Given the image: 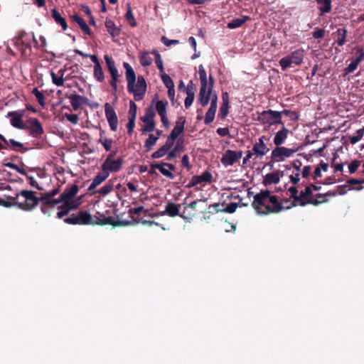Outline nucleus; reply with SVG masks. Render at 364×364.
<instances>
[{
	"instance_id": "5701e85b",
	"label": "nucleus",
	"mask_w": 364,
	"mask_h": 364,
	"mask_svg": "<svg viewBox=\"0 0 364 364\" xmlns=\"http://www.w3.org/2000/svg\"><path fill=\"white\" fill-rule=\"evenodd\" d=\"M186 123V118L184 117H178L176 124L172 129L170 135L177 138L179 134L183 132L184 131V124Z\"/></svg>"
},
{
	"instance_id": "2eb2a0df",
	"label": "nucleus",
	"mask_w": 364,
	"mask_h": 364,
	"mask_svg": "<svg viewBox=\"0 0 364 364\" xmlns=\"http://www.w3.org/2000/svg\"><path fill=\"white\" fill-rule=\"evenodd\" d=\"M297 149H289L284 146H277L272 151V159L277 161H283L286 157L291 156Z\"/></svg>"
},
{
	"instance_id": "a878e982",
	"label": "nucleus",
	"mask_w": 364,
	"mask_h": 364,
	"mask_svg": "<svg viewBox=\"0 0 364 364\" xmlns=\"http://www.w3.org/2000/svg\"><path fill=\"white\" fill-rule=\"evenodd\" d=\"M180 204H176L174 203H168L165 211H164L161 215L167 214L170 217H176L179 215V208Z\"/></svg>"
},
{
	"instance_id": "6e6552de",
	"label": "nucleus",
	"mask_w": 364,
	"mask_h": 364,
	"mask_svg": "<svg viewBox=\"0 0 364 364\" xmlns=\"http://www.w3.org/2000/svg\"><path fill=\"white\" fill-rule=\"evenodd\" d=\"M282 112H281L274 111L272 109L265 110L259 114L258 116V120L264 124H283V122H282Z\"/></svg>"
},
{
	"instance_id": "20e7f679",
	"label": "nucleus",
	"mask_w": 364,
	"mask_h": 364,
	"mask_svg": "<svg viewBox=\"0 0 364 364\" xmlns=\"http://www.w3.org/2000/svg\"><path fill=\"white\" fill-rule=\"evenodd\" d=\"M123 66L126 70L125 76L128 91H146V82L144 77L139 75L136 81L135 72L132 66L126 62L123 63Z\"/></svg>"
},
{
	"instance_id": "dca6fc26",
	"label": "nucleus",
	"mask_w": 364,
	"mask_h": 364,
	"mask_svg": "<svg viewBox=\"0 0 364 364\" xmlns=\"http://www.w3.org/2000/svg\"><path fill=\"white\" fill-rule=\"evenodd\" d=\"M105 111L111 130L115 132L117 129L118 118L114 108L107 102L105 105Z\"/></svg>"
},
{
	"instance_id": "9d476101",
	"label": "nucleus",
	"mask_w": 364,
	"mask_h": 364,
	"mask_svg": "<svg viewBox=\"0 0 364 364\" xmlns=\"http://www.w3.org/2000/svg\"><path fill=\"white\" fill-rule=\"evenodd\" d=\"M124 161L122 158L119 157L117 159H105L102 164V171H104L109 174L110 173L118 172L121 170Z\"/></svg>"
},
{
	"instance_id": "a211bd4d",
	"label": "nucleus",
	"mask_w": 364,
	"mask_h": 364,
	"mask_svg": "<svg viewBox=\"0 0 364 364\" xmlns=\"http://www.w3.org/2000/svg\"><path fill=\"white\" fill-rule=\"evenodd\" d=\"M264 139L265 137L262 136L252 146V152L256 155L257 158L262 159L269 151V149L264 144Z\"/></svg>"
},
{
	"instance_id": "4c0bfd02",
	"label": "nucleus",
	"mask_w": 364,
	"mask_h": 364,
	"mask_svg": "<svg viewBox=\"0 0 364 364\" xmlns=\"http://www.w3.org/2000/svg\"><path fill=\"white\" fill-rule=\"evenodd\" d=\"M158 140V136H155L153 134L149 135V138L144 142V147L146 151L152 149L153 146L156 144Z\"/></svg>"
},
{
	"instance_id": "7ed1b4c3",
	"label": "nucleus",
	"mask_w": 364,
	"mask_h": 364,
	"mask_svg": "<svg viewBox=\"0 0 364 364\" xmlns=\"http://www.w3.org/2000/svg\"><path fill=\"white\" fill-rule=\"evenodd\" d=\"M78 191V186L76 184H73L70 188H65L63 193L60 194L61 200L63 201L64 204L58 207V218H63L64 216L68 215L71 210L75 209L77 207V205H74L73 203L70 201L76 196Z\"/></svg>"
},
{
	"instance_id": "9b49d317",
	"label": "nucleus",
	"mask_w": 364,
	"mask_h": 364,
	"mask_svg": "<svg viewBox=\"0 0 364 364\" xmlns=\"http://www.w3.org/2000/svg\"><path fill=\"white\" fill-rule=\"evenodd\" d=\"M242 156V151H233L228 149L221 158V162L225 166H232L239 161Z\"/></svg>"
},
{
	"instance_id": "e433bc0d",
	"label": "nucleus",
	"mask_w": 364,
	"mask_h": 364,
	"mask_svg": "<svg viewBox=\"0 0 364 364\" xmlns=\"http://www.w3.org/2000/svg\"><path fill=\"white\" fill-rule=\"evenodd\" d=\"M139 61L142 66H149L151 64L153 59L149 53H142L139 55Z\"/></svg>"
},
{
	"instance_id": "8fccbe9b",
	"label": "nucleus",
	"mask_w": 364,
	"mask_h": 364,
	"mask_svg": "<svg viewBox=\"0 0 364 364\" xmlns=\"http://www.w3.org/2000/svg\"><path fill=\"white\" fill-rule=\"evenodd\" d=\"M136 110L137 107L136 105L134 103V101L131 100L129 102V118L136 119Z\"/></svg>"
},
{
	"instance_id": "f704fd0d",
	"label": "nucleus",
	"mask_w": 364,
	"mask_h": 364,
	"mask_svg": "<svg viewBox=\"0 0 364 364\" xmlns=\"http://www.w3.org/2000/svg\"><path fill=\"white\" fill-rule=\"evenodd\" d=\"M161 78L164 84L168 89V91H174V83L170 76L166 73L160 75Z\"/></svg>"
},
{
	"instance_id": "3c124183",
	"label": "nucleus",
	"mask_w": 364,
	"mask_h": 364,
	"mask_svg": "<svg viewBox=\"0 0 364 364\" xmlns=\"http://www.w3.org/2000/svg\"><path fill=\"white\" fill-rule=\"evenodd\" d=\"M154 116H155L154 109L151 107H149L146 109L145 114H144V117H141V119L154 120Z\"/></svg>"
},
{
	"instance_id": "f8f14e48",
	"label": "nucleus",
	"mask_w": 364,
	"mask_h": 364,
	"mask_svg": "<svg viewBox=\"0 0 364 364\" xmlns=\"http://www.w3.org/2000/svg\"><path fill=\"white\" fill-rule=\"evenodd\" d=\"M97 214L99 215V217L97 215L92 217V225H111L114 227H117L128 224L127 222L115 221L112 217H105L103 214H100L99 212H97Z\"/></svg>"
},
{
	"instance_id": "2f4dec72",
	"label": "nucleus",
	"mask_w": 364,
	"mask_h": 364,
	"mask_svg": "<svg viewBox=\"0 0 364 364\" xmlns=\"http://www.w3.org/2000/svg\"><path fill=\"white\" fill-rule=\"evenodd\" d=\"M105 26L108 33L113 37L117 36L119 34V29L115 26L114 23L111 20L105 21Z\"/></svg>"
},
{
	"instance_id": "f3484780",
	"label": "nucleus",
	"mask_w": 364,
	"mask_h": 364,
	"mask_svg": "<svg viewBox=\"0 0 364 364\" xmlns=\"http://www.w3.org/2000/svg\"><path fill=\"white\" fill-rule=\"evenodd\" d=\"M213 179V176L211 173L208 171H205L201 175L199 176H193L189 183L186 186V188H191L194 187L195 186L202 183L203 182L210 183Z\"/></svg>"
},
{
	"instance_id": "412c9836",
	"label": "nucleus",
	"mask_w": 364,
	"mask_h": 364,
	"mask_svg": "<svg viewBox=\"0 0 364 364\" xmlns=\"http://www.w3.org/2000/svg\"><path fill=\"white\" fill-rule=\"evenodd\" d=\"M217 101L218 97L214 96L213 97L212 102H210V106L205 116L204 123L205 124H209L214 120L217 109Z\"/></svg>"
},
{
	"instance_id": "f257e3e1",
	"label": "nucleus",
	"mask_w": 364,
	"mask_h": 364,
	"mask_svg": "<svg viewBox=\"0 0 364 364\" xmlns=\"http://www.w3.org/2000/svg\"><path fill=\"white\" fill-rule=\"evenodd\" d=\"M252 205L259 215L279 213L285 209L278 196L271 195L269 190H262L256 194Z\"/></svg>"
},
{
	"instance_id": "f03ea898",
	"label": "nucleus",
	"mask_w": 364,
	"mask_h": 364,
	"mask_svg": "<svg viewBox=\"0 0 364 364\" xmlns=\"http://www.w3.org/2000/svg\"><path fill=\"white\" fill-rule=\"evenodd\" d=\"M11 200L18 208L25 211H30L38 205L39 201H41V198H38L36 196V192L33 191L22 190L20 193H16L14 197H12Z\"/></svg>"
},
{
	"instance_id": "6e6d98bb",
	"label": "nucleus",
	"mask_w": 364,
	"mask_h": 364,
	"mask_svg": "<svg viewBox=\"0 0 364 364\" xmlns=\"http://www.w3.org/2000/svg\"><path fill=\"white\" fill-rule=\"evenodd\" d=\"M237 208V203H231L230 204L225 205V207L223 208L222 210L223 212H226L228 213H233L235 212Z\"/></svg>"
},
{
	"instance_id": "cd10ccee",
	"label": "nucleus",
	"mask_w": 364,
	"mask_h": 364,
	"mask_svg": "<svg viewBox=\"0 0 364 364\" xmlns=\"http://www.w3.org/2000/svg\"><path fill=\"white\" fill-rule=\"evenodd\" d=\"M279 173L278 171H275L266 174L263 183L265 186L271 184H277L279 182Z\"/></svg>"
},
{
	"instance_id": "4468645a",
	"label": "nucleus",
	"mask_w": 364,
	"mask_h": 364,
	"mask_svg": "<svg viewBox=\"0 0 364 364\" xmlns=\"http://www.w3.org/2000/svg\"><path fill=\"white\" fill-rule=\"evenodd\" d=\"M198 75L200 80V91H212L213 87V80L211 76L208 78L206 71L203 65L198 66Z\"/></svg>"
},
{
	"instance_id": "bf43d9fd",
	"label": "nucleus",
	"mask_w": 364,
	"mask_h": 364,
	"mask_svg": "<svg viewBox=\"0 0 364 364\" xmlns=\"http://www.w3.org/2000/svg\"><path fill=\"white\" fill-rule=\"evenodd\" d=\"M100 142L103 145L106 151H109L112 148L113 141L111 139L105 138L104 139H100Z\"/></svg>"
},
{
	"instance_id": "473e14b6",
	"label": "nucleus",
	"mask_w": 364,
	"mask_h": 364,
	"mask_svg": "<svg viewBox=\"0 0 364 364\" xmlns=\"http://www.w3.org/2000/svg\"><path fill=\"white\" fill-rule=\"evenodd\" d=\"M322 14L328 13L331 10V0H316Z\"/></svg>"
},
{
	"instance_id": "0e129e2a",
	"label": "nucleus",
	"mask_w": 364,
	"mask_h": 364,
	"mask_svg": "<svg viewBox=\"0 0 364 364\" xmlns=\"http://www.w3.org/2000/svg\"><path fill=\"white\" fill-rule=\"evenodd\" d=\"M28 180V183L29 184L32 186V187H35L39 191H42L43 190V188L41 187L37 181H36V179L34 178V177L33 176H26Z\"/></svg>"
},
{
	"instance_id": "c756f323",
	"label": "nucleus",
	"mask_w": 364,
	"mask_h": 364,
	"mask_svg": "<svg viewBox=\"0 0 364 364\" xmlns=\"http://www.w3.org/2000/svg\"><path fill=\"white\" fill-rule=\"evenodd\" d=\"M249 19L250 18L246 16L234 18L228 23L227 27L230 29L239 28Z\"/></svg>"
},
{
	"instance_id": "13d9d810",
	"label": "nucleus",
	"mask_w": 364,
	"mask_h": 364,
	"mask_svg": "<svg viewBox=\"0 0 364 364\" xmlns=\"http://www.w3.org/2000/svg\"><path fill=\"white\" fill-rule=\"evenodd\" d=\"M360 165V161L358 160H353L348 166L349 173H355Z\"/></svg>"
},
{
	"instance_id": "774afa93",
	"label": "nucleus",
	"mask_w": 364,
	"mask_h": 364,
	"mask_svg": "<svg viewBox=\"0 0 364 364\" xmlns=\"http://www.w3.org/2000/svg\"><path fill=\"white\" fill-rule=\"evenodd\" d=\"M187 209L183 210V213L181 214L179 213V216L182 218L184 220L190 222L192 218L195 216V214H187L186 213Z\"/></svg>"
},
{
	"instance_id": "79ce46f5",
	"label": "nucleus",
	"mask_w": 364,
	"mask_h": 364,
	"mask_svg": "<svg viewBox=\"0 0 364 364\" xmlns=\"http://www.w3.org/2000/svg\"><path fill=\"white\" fill-rule=\"evenodd\" d=\"M143 122L144 123V126L142 128L143 132H153L155 129V122L154 120H145L142 119Z\"/></svg>"
},
{
	"instance_id": "603ef678",
	"label": "nucleus",
	"mask_w": 364,
	"mask_h": 364,
	"mask_svg": "<svg viewBox=\"0 0 364 364\" xmlns=\"http://www.w3.org/2000/svg\"><path fill=\"white\" fill-rule=\"evenodd\" d=\"M181 149L179 146V140L177 141L176 145L168 152L167 159L171 160L177 156V152Z\"/></svg>"
},
{
	"instance_id": "c03bdc74",
	"label": "nucleus",
	"mask_w": 364,
	"mask_h": 364,
	"mask_svg": "<svg viewBox=\"0 0 364 364\" xmlns=\"http://www.w3.org/2000/svg\"><path fill=\"white\" fill-rule=\"evenodd\" d=\"M113 183H111V181H109L105 186L102 187L97 192L102 196H107L113 191Z\"/></svg>"
},
{
	"instance_id": "c9c22d12",
	"label": "nucleus",
	"mask_w": 364,
	"mask_h": 364,
	"mask_svg": "<svg viewBox=\"0 0 364 364\" xmlns=\"http://www.w3.org/2000/svg\"><path fill=\"white\" fill-rule=\"evenodd\" d=\"M44 202L43 205L41 208L42 212L46 213V208L54 207L55 205L59 204L60 203H63L61 200V197L60 196L58 199L50 198L49 200H43Z\"/></svg>"
},
{
	"instance_id": "ea45409f",
	"label": "nucleus",
	"mask_w": 364,
	"mask_h": 364,
	"mask_svg": "<svg viewBox=\"0 0 364 364\" xmlns=\"http://www.w3.org/2000/svg\"><path fill=\"white\" fill-rule=\"evenodd\" d=\"M152 53L155 56V63L159 70L160 75L165 73L164 67L161 55L156 50H154Z\"/></svg>"
},
{
	"instance_id": "393cba45",
	"label": "nucleus",
	"mask_w": 364,
	"mask_h": 364,
	"mask_svg": "<svg viewBox=\"0 0 364 364\" xmlns=\"http://www.w3.org/2000/svg\"><path fill=\"white\" fill-rule=\"evenodd\" d=\"M109 173L102 171L99 173L92 180V183L88 188L89 191L94 190L97 186H100L103 181H105L108 177Z\"/></svg>"
},
{
	"instance_id": "a18cd8bd",
	"label": "nucleus",
	"mask_w": 364,
	"mask_h": 364,
	"mask_svg": "<svg viewBox=\"0 0 364 364\" xmlns=\"http://www.w3.org/2000/svg\"><path fill=\"white\" fill-rule=\"evenodd\" d=\"M94 75L98 81H101L104 78V73L100 64L94 65Z\"/></svg>"
},
{
	"instance_id": "58836bf2",
	"label": "nucleus",
	"mask_w": 364,
	"mask_h": 364,
	"mask_svg": "<svg viewBox=\"0 0 364 364\" xmlns=\"http://www.w3.org/2000/svg\"><path fill=\"white\" fill-rule=\"evenodd\" d=\"M168 102L166 101L158 100L156 103V110L159 116L166 114V106Z\"/></svg>"
},
{
	"instance_id": "4d7b16f0",
	"label": "nucleus",
	"mask_w": 364,
	"mask_h": 364,
	"mask_svg": "<svg viewBox=\"0 0 364 364\" xmlns=\"http://www.w3.org/2000/svg\"><path fill=\"white\" fill-rule=\"evenodd\" d=\"M51 76H52V80H53V83H55L56 85L60 86L63 84V79L62 75H58L54 73L53 72H52Z\"/></svg>"
},
{
	"instance_id": "bb28decb",
	"label": "nucleus",
	"mask_w": 364,
	"mask_h": 364,
	"mask_svg": "<svg viewBox=\"0 0 364 364\" xmlns=\"http://www.w3.org/2000/svg\"><path fill=\"white\" fill-rule=\"evenodd\" d=\"M5 146H7V149L10 148L16 151L21 152H25L28 149L24 146L23 144L14 139L7 140V143H5Z\"/></svg>"
},
{
	"instance_id": "69168bd1",
	"label": "nucleus",
	"mask_w": 364,
	"mask_h": 364,
	"mask_svg": "<svg viewBox=\"0 0 364 364\" xmlns=\"http://www.w3.org/2000/svg\"><path fill=\"white\" fill-rule=\"evenodd\" d=\"M228 108L229 107H226V105H221L218 117L221 119L225 118L228 114Z\"/></svg>"
},
{
	"instance_id": "de8ad7c7",
	"label": "nucleus",
	"mask_w": 364,
	"mask_h": 364,
	"mask_svg": "<svg viewBox=\"0 0 364 364\" xmlns=\"http://www.w3.org/2000/svg\"><path fill=\"white\" fill-rule=\"evenodd\" d=\"M168 150L162 146L161 148H159L157 151H154L151 154V158L153 159H159L164 156H165L168 153Z\"/></svg>"
},
{
	"instance_id": "7c9ffc66",
	"label": "nucleus",
	"mask_w": 364,
	"mask_h": 364,
	"mask_svg": "<svg viewBox=\"0 0 364 364\" xmlns=\"http://www.w3.org/2000/svg\"><path fill=\"white\" fill-rule=\"evenodd\" d=\"M214 96H217L215 92H200L198 101L202 106H206Z\"/></svg>"
},
{
	"instance_id": "e2e57ef3",
	"label": "nucleus",
	"mask_w": 364,
	"mask_h": 364,
	"mask_svg": "<svg viewBox=\"0 0 364 364\" xmlns=\"http://www.w3.org/2000/svg\"><path fill=\"white\" fill-rule=\"evenodd\" d=\"M65 118L73 124H77L79 121L78 116L75 114H65Z\"/></svg>"
},
{
	"instance_id": "5fc2aeb1",
	"label": "nucleus",
	"mask_w": 364,
	"mask_h": 364,
	"mask_svg": "<svg viewBox=\"0 0 364 364\" xmlns=\"http://www.w3.org/2000/svg\"><path fill=\"white\" fill-rule=\"evenodd\" d=\"M165 167V163H162V165L161 166V168L159 169V171L166 177L171 179L174 178V174L172 173L169 170L166 169Z\"/></svg>"
},
{
	"instance_id": "338daca9",
	"label": "nucleus",
	"mask_w": 364,
	"mask_h": 364,
	"mask_svg": "<svg viewBox=\"0 0 364 364\" xmlns=\"http://www.w3.org/2000/svg\"><path fill=\"white\" fill-rule=\"evenodd\" d=\"M135 119H134V117L129 118V122L127 124V132L129 134H132V133L133 132V129L135 127Z\"/></svg>"
},
{
	"instance_id": "a19ab883",
	"label": "nucleus",
	"mask_w": 364,
	"mask_h": 364,
	"mask_svg": "<svg viewBox=\"0 0 364 364\" xmlns=\"http://www.w3.org/2000/svg\"><path fill=\"white\" fill-rule=\"evenodd\" d=\"M288 191L290 193V197L294 199V201L291 203V205L287 207V208H290L291 207L296 206L298 205V190L295 186H291L288 189Z\"/></svg>"
},
{
	"instance_id": "864d4df0",
	"label": "nucleus",
	"mask_w": 364,
	"mask_h": 364,
	"mask_svg": "<svg viewBox=\"0 0 364 364\" xmlns=\"http://www.w3.org/2000/svg\"><path fill=\"white\" fill-rule=\"evenodd\" d=\"M186 93H187V96L185 99L184 105H185V107L188 109L192 105V104L193 102V100L195 98V96H194L195 92H186Z\"/></svg>"
},
{
	"instance_id": "39448f33",
	"label": "nucleus",
	"mask_w": 364,
	"mask_h": 364,
	"mask_svg": "<svg viewBox=\"0 0 364 364\" xmlns=\"http://www.w3.org/2000/svg\"><path fill=\"white\" fill-rule=\"evenodd\" d=\"M64 222L69 225H88L92 223V215L87 210H80L77 213H73L64 219Z\"/></svg>"
},
{
	"instance_id": "49530a36",
	"label": "nucleus",
	"mask_w": 364,
	"mask_h": 364,
	"mask_svg": "<svg viewBox=\"0 0 364 364\" xmlns=\"http://www.w3.org/2000/svg\"><path fill=\"white\" fill-rule=\"evenodd\" d=\"M126 18L131 26L135 27L136 26V21L134 17L131 7L129 6H128V9L126 13Z\"/></svg>"
},
{
	"instance_id": "4be33fe9",
	"label": "nucleus",
	"mask_w": 364,
	"mask_h": 364,
	"mask_svg": "<svg viewBox=\"0 0 364 364\" xmlns=\"http://www.w3.org/2000/svg\"><path fill=\"white\" fill-rule=\"evenodd\" d=\"M364 60V51L359 50V55L355 58H353L350 64L345 68L346 73H350L355 70L360 62Z\"/></svg>"
},
{
	"instance_id": "b1692460",
	"label": "nucleus",
	"mask_w": 364,
	"mask_h": 364,
	"mask_svg": "<svg viewBox=\"0 0 364 364\" xmlns=\"http://www.w3.org/2000/svg\"><path fill=\"white\" fill-rule=\"evenodd\" d=\"M288 133H289V129H287L284 127V124H283L282 129L281 130H279V132H277L275 134V136L274 138V144L277 146L282 145L285 141L286 139L287 138Z\"/></svg>"
},
{
	"instance_id": "37998d69",
	"label": "nucleus",
	"mask_w": 364,
	"mask_h": 364,
	"mask_svg": "<svg viewBox=\"0 0 364 364\" xmlns=\"http://www.w3.org/2000/svg\"><path fill=\"white\" fill-rule=\"evenodd\" d=\"M346 30L343 28H339L337 31V33L338 36V38L337 40V43L338 46H342L346 43Z\"/></svg>"
},
{
	"instance_id": "423d86ee",
	"label": "nucleus",
	"mask_w": 364,
	"mask_h": 364,
	"mask_svg": "<svg viewBox=\"0 0 364 364\" xmlns=\"http://www.w3.org/2000/svg\"><path fill=\"white\" fill-rule=\"evenodd\" d=\"M304 53L303 50L299 49L292 52L288 56L282 58L279 60V65L282 70H286L292 65H300L303 61Z\"/></svg>"
},
{
	"instance_id": "680f3d73",
	"label": "nucleus",
	"mask_w": 364,
	"mask_h": 364,
	"mask_svg": "<svg viewBox=\"0 0 364 364\" xmlns=\"http://www.w3.org/2000/svg\"><path fill=\"white\" fill-rule=\"evenodd\" d=\"M337 196V192L328 191L326 193H318L316 195V198L318 200H327L326 198V196Z\"/></svg>"
},
{
	"instance_id": "aec40b11",
	"label": "nucleus",
	"mask_w": 364,
	"mask_h": 364,
	"mask_svg": "<svg viewBox=\"0 0 364 364\" xmlns=\"http://www.w3.org/2000/svg\"><path fill=\"white\" fill-rule=\"evenodd\" d=\"M70 104L75 111L83 109L84 106L88 105V100L82 96L74 94L69 97Z\"/></svg>"
},
{
	"instance_id": "052dcab7",
	"label": "nucleus",
	"mask_w": 364,
	"mask_h": 364,
	"mask_svg": "<svg viewBox=\"0 0 364 364\" xmlns=\"http://www.w3.org/2000/svg\"><path fill=\"white\" fill-rule=\"evenodd\" d=\"M176 137L169 135L166 139V141L164 145H163L168 151L171 150L174 144V141L176 140Z\"/></svg>"
},
{
	"instance_id": "72a5a7b5",
	"label": "nucleus",
	"mask_w": 364,
	"mask_h": 364,
	"mask_svg": "<svg viewBox=\"0 0 364 364\" xmlns=\"http://www.w3.org/2000/svg\"><path fill=\"white\" fill-rule=\"evenodd\" d=\"M73 20L80 26V28L87 34L90 33V29L86 22L78 15H73Z\"/></svg>"
},
{
	"instance_id": "09e8293b",
	"label": "nucleus",
	"mask_w": 364,
	"mask_h": 364,
	"mask_svg": "<svg viewBox=\"0 0 364 364\" xmlns=\"http://www.w3.org/2000/svg\"><path fill=\"white\" fill-rule=\"evenodd\" d=\"M59 193V188H54L51 191H49L45 193L43 196L41 197V200H49L50 198L54 197Z\"/></svg>"
},
{
	"instance_id": "1a4fd4ad",
	"label": "nucleus",
	"mask_w": 364,
	"mask_h": 364,
	"mask_svg": "<svg viewBox=\"0 0 364 364\" xmlns=\"http://www.w3.org/2000/svg\"><path fill=\"white\" fill-rule=\"evenodd\" d=\"M26 128L30 136L34 138H40L43 134V128L41 122L37 118H30L25 122Z\"/></svg>"
},
{
	"instance_id": "0eeeda50",
	"label": "nucleus",
	"mask_w": 364,
	"mask_h": 364,
	"mask_svg": "<svg viewBox=\"0 0 364 364\" xmlns=\"http://www.w3.org/2000/svg\"><path fill=\"white\" fill-rule=\"evenodd\" d=\"M313 194V191H311V186H307L304 191H301L300 194L299 195L298 199V205L300 206H305L307 204L313 205L314 206H317L321 203H327L328 200H318V199H313L311 196Z\"/></svg>"
},
{
	"instance_id": "ddd939ff",
	"label": "nucleus",
	"mask_w": 364,
	"mask_h": 364,
	"mask_svg": "<svg viewBox=\"0 0 364 364\" xmlns=\"http://www.w3.org/2000/svg\"><path fill=\"white\" fill-rule=\"evenodd\" d=\"M24 114L25 110L19 109L9 112L6 117L10 118V123L14 127L23 129V128H26L25 123L23 122Z\"/></svg>"
},
{
	"instance_id": "c85d7f7f",
	"label": "nucleus",
	"mask_w": 364,
	"mask_h": 364,
	"mask_svg": "<svg viewBox=\"0 0 364 364\" xmlns=\"http://www.w3.org/2000/svg\"><path fill=\"white\" fill-rule=\"evenodd\" d=\"M52 17L54 18L56 23L60 25L63 31L68 28V25L65 19L60 15L56 9L51 10Z\"/></svg>"
},
{
	"instance_id": "6ab92c4d",
	"label": "nucleus",
	"mask_w": 364,
	"mask_h": 364,
	"mask_svg": "<svg viewBox=\"0 0 364 364\" xmlns=\"http://www.w3.org/2000/svg\"><path fill=\"white\" fill-rule=\"evenodd\" d=\"M105 60L112 76V80L110 81L111 85L113 86L114 90H116L117 89V80L119 76L117 69L116 68L114 62L112 60L111 57L106 55H105Z\"/></svg>"
}]
</instances>
